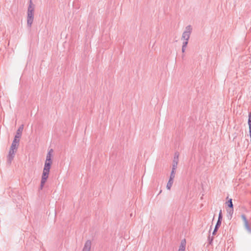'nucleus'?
Segmentation results:
<instances>
[{
    "mask_svg": "<svg viewBox=\"0 0 251 251\" xmlns=\"http://www.w3.org/2000/svg\"><path fill=\"white\" fill-rule=\"evenodd\" d=\"M34 9L35 5L32 3L31 0H30L27 13L34 14Z\"/></svg>",
    "mask_w": 251,
    "mask_h": 251,
    "instance_id": "nucleus-8",
    "label": "nucleus"
},
{
    "mask_svg": "<svg viewBox=\"0 0 251 251\" xmlns=\"http://www.w3.org/2000/svg\"><path fill=\"white\" fill-rule=\"evenodd\" d=\"M34 17H27V25L28 27L30 28L33 22Z\"/></svg>",
    "mask_w": 251,
    "mask_h": 251,
    "instance_id": "nucleus-11",
    "label": "nucleus"
},
{
    "mask_svg": "<svg viewBox=\"0 0 251 251\" xmlns=\"http://www.w3.org/2000/svg\"><path fill=\"white\" fill-rule=\"evenodd\" d=\"M20 140L14 139L12 142V145L11 146L10 149L11 150H17L18 147L19 146Z\"/></svg>",
    "mask_w": 251,
    "mask_h": 251,
    "instance_id": "nucleus-4",
    "label": "nucleus"
},
{
    "mask_svg": "<svg viewBox=\"0 0 251 251\" xmlns=\"http://www.w3.org/2000/svg\"><path fill=\"white\" fill-rule=\"evenodd\" d=\"M17 151L10 149L8 155L7 156V162L8 164H10L12 160L13 159L15 153Z\"/></svg>",
    "mask_w": 251,
    "mask_h": 251,
    "instance_id": "nucleus-3",
    "label": "nucleus"
},
{
    "mask_svg": "<svg viewBox=\"0 0 251 251\" xmlns=\"http://www.w3.org/2000/svg\"><path fill=\"white\" fill-rule=\"evenodd\" d=\"M248 125L249 130L251 131V112H250L249 114Z\"/></svg>",
    "mask_w": 251,
    "mask_h": 251,
    "instance_id": "nucleus-17",
    "label": "nucleus"
},
{
    "mask_svg": "<svg viewBox=\"0 0 251 251\" xmlns=\"http://www.w3.org/2000/svg\"><path fill=\"white\" fill-rule=\"evenodd\" d=\"M249 131H250V136L251 138V131L249 130Z\"/></svg>",
    "mask_w": 251,
    "mask_h": 251,
    "instance_id": "nucleus-25",
    "label": "nucleus"
},
{
    "mask_svg": "<svg viewBox=\"0 0 251 251\" xmlns=\"http://www.w3.org/2000/svg\"><path fill=\"white\" fill-rule=\"evenodd\" d=\"M185 243H183V242H182L181 243V245L179 247L178 251H185Z\"/></svg>",
    "mask_w": 251,
    "mask_h": 251,
    "instance_id": "nucleus-16",
    "label": "nucleus"
},
{
    "mask_svg": "<svg viewBox=\"0 0 251 251\" xmlns=\"http://www.w3.org/2000/svg\"><path fill=\"white\" fill-rule=\"evenodd\" d=\"M221 223H220V222H217V223H216V225L215 226V228H214V231H213V235H215L216 234V232L217 231L218 228H219V227L221 226Z\"/></svg>",
    "mask_w": 251,
    "mask_h": 251,
    "instance_id": "nucleus-13",
    "label": "nucleus"
},
{
    "mask_svg": "<svg viewBox=\"0 0 251 251\" xmlns=\"http://www.w3.org/2000/svg\"><path fill=\"white\" fill-rule=\"evenodd\" d=\"M241 218L244 222V226L246 229L248 231V232L251 233V227L250 226L249 222L246 218V216L244 214H242L241 215Z\"/></svg>",
    "mask_w": 251,
    "mask_h": 251,
    "instance_id": "nucleus-2",
    "label": "nucleus"
},
{
    "mask_svg": "<svg viewBox=\"0 0 251 251\" xmlns=\"http://www.w3.org/2000/svg\"><path fill=\"white\" fill-rule=\"evenodd\" d=\"M91 247V242L87 240L85 243L82 251H90Z\"/></svg>",
    "mask_w": 251,
    "mask_h": 251,
    "instance_id": "nucleus-10",
    "label": "nucleus"
},
{
    "mask_svg": "<svg viewBox=\"0 0 251 251\" xmlns=\"http://www.w3.org/2000/svg\"><path fill=\"white\" fill-rule=\"evenodd\" d=\"M173 182H174V179L170 178L169 180V181H168V182L167 183V186H166L168 190H170L171 189V188L172 186Z\"/></svg>",
    "mask_w": 251,
    "mask_h": 251,
    "instance_id": "nucleus-12",
    "label": "nucleus"
},
{
    "mask_svg": "<svg viewBox=\"0 0 251 251\" xmlns=\"http://www.w3.org/2000/svg\"><path fill=\"white\" fill-rule=\"evenodd\" d=\"M27 17H34V14H31V13H27Z\"/></svg>",
    "mask_w": 251,
    "mask_h": 251,
    "instance_id": "nucleus-24",
    "label": "nucleus"
},
{
    "mask_svg": "<svg viewBox=\"0 0 251 251\" xmlns=\"http://www.w3.org/2000/svg\"><path fill=\"white\" fill-rule=\"evenodd\" d=\"M52 151V150H50V151L47 153L46 159H51V152Z\"/></svg>",
    "mask_w": 251,
    "mask_h": 251,
    "instance_id": "nucleus-22",
    "label": "nucleus"
},
{
    "mask_svg": "<svg viewBox=\"0 0 251 251\" xmlns=\"http://www.w3.org/2000/svg\"><path fill=\"white\" fill-rule=\"evenodd\" d=\"M227 205H228V206L230 208H231L232 209L230 210V211L229 212L230 213L231 212L232 213H233V204H232V199H230L227 202Z\"/></svg>",
    "mask_w": 251,
    "mask_h": 251,
    "instance_id": "nucleus-14",
    "label": "nucleus"
},
{
    "mask_svg": "<svg viewBox=\"0 0 251 251\" xmlns=\"http://www.w3.org/2000/svg\"><path fill=\"white\" fill-rule=\"evenodd\" d=\"M192 30V28L191 25L187 26L185 28V30L183 32L182 34L181 39L184 40V41L188 42L190 38Z\"/></svg>",
    "mask_w": 251,
    "mask_h": 251,
    "instance_id": "nucleus-1",
    "label": "nucleus"
},
{
    "mask_svg": "<svg viewBox=\"0 0 251 251\" xmlns=\"http://www.w3.org/2000/svg\"><path fill=\"white\" fill-rule=\"evenodd\" d=\"M24 126L23 125L21 126L18 129L16 134L15 136L14 139H19L22 135V133L23 130Z\"/></svg>",
    "mask_w": 251,
    "mask_h": 251,
    "instance_id": "nucleus-7",
    "label": "nucleus"
},
{
    "mask_svg": "<svg viewBox=\"0 0 251 251\" xmlns=\"http://www.w3.org/2000/svg\"><path fill=\"white\" fill-rule=\"evenodd\" d=\"M50 171V169L44 168L41 179H43L44 180H47L49 177Z\"/></svg>",
    "mask_w": 251,
    "mask_h": 251,
    "instance_id": "nucleus-6",
    "label": "nucleus"
},
{
    "mask_svg": "<svg viewBox=\"0 0 251 251\" xmlns=\"http://www.w3.org/2000/svg\"><path fill=\"white\" fill-rule=\"evenodd\" d=\"M45 162H47V163H48V162H49V163H50V164H52V160H51V159H46V161H45Z\"/></svg>",
    "mask_w": 251,
    "mask_h": 251,
    "instance_id": "nucleus-23",
    "label": "nucleus"
},
{
    "mask_svg": "<svg viewBox=\"0 0 251 251\" xmlns=\"http://www.w3.org/2000/svg\"><path fill=\"white\" fill-rule=\"evenodd\" d=\"M222 210H221L218 217V220L217 222H220V223H222Z\"/></svg>",
    "mask_w": 251,
    "mask_h": 251,
    "instance_id": "nucleus-20",
    "label": "nucleus"
},
{
    "mask_svg": "<svg viewBox=\"0 0 251 251\" xmlns=\"http://www.w3.org/2000/svg\"><path fill=\"white\" fill-rule=\"evenodd\" d=\"M175 171H176V169H174V168H172V170L170 176V178L174 179V178L175 177Z\"/></svg>",
    "mask_w": 251,
    "mask_h": 251,
    "instance_id": "nucleus-18",
    "label": "nucleus"
},
{
    "mask_svg": "<svg viewBox=\"0 0 251 251\" xmlns=\"http://www.w3.org/2000/svg\"><path fill=\"white\" fill-rule=\"evenodd\" d=\"M34 9L35 5L32 3L31 0H30L27 13L34 14Z\"/></svg>",
    "mask_w": 251,
    "mask_h": 251,
    "instance_id": "nucleus-9",
    "label": "nucleus"
},
{
    "mask_svg": "<svg viewBox=\"0 0 251 251\" xmlns=\"http://www.w3.org/2000/svg\"><path fill=\"white\" fill-rule=\"evenodd\" d=\"M51 165V164H50L49 162L47 163V162H45L44 168L50 169Z\"/></svg>",
    "mask_w": 251,
    "mask_h": 251,
    "instance_id": "nucleus-21",
    "label": "nucleus"
},
{
    "mask_svg": "<svg viewBox=\"0 0 251 251\" xmlns=\"http://www.w3.org/2000/svg\"><path fill=\"white\" fill-rule=\"evenodd\" d=\"M178 156L179 154L178 153L176 152L173 162V166L172 168H174V169H176L177 168L178 162Z\"/></svg>",
    "mask_w": 251,
    "mask_h": 251,
    "instance_id": "nucleus-5",
    "label": "nucleus"
},
{
    "mask_svg": "<svg viewBox=\"0 0 251 251\" xmlns=\"http://www.w3.org/2000/svg\"><path fill=\"white\" fill-rule=\"evenodd\" d=\"M46 181H47V180H44L43 179H41V184H40V190H42L43 188L44 184L46 183Z\"/></svg>",
    "mask_w": 251,
    "mask_h": 251,
    "instance_id": "nucleus-19",
    "label": "nucleus"
},
{
    "mask_svg": "<svg viewBox=\"0 0 251 251\" xmlns=\"http://www.w3.org/2000/svg\"><path fill=\"white\" fill-rule=\"evenodd\" d=\"M188 42L187 41H184L182 43V52H184L185 50V49L187 46Z\"/></svg>",
    "mask_w": 251,
    "mask_h": 251,
    "instance_id": "nucleus-15",
    "label": "nucleus"
}]
</instances>
